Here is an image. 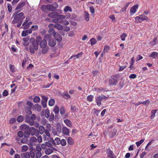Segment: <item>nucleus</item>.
<instances>
[{
  "mask_svg": "<svg viewBox=\"0 0 158 158\" xmlns=\"http://www.w3.org/2000/svg\"><path fill=\"white\" fill-rule=\"evenodd\" d=\"M18 12H17V14L15 15L14 13V18L12 21V23L15 24L17 23V26L18 27L22 28L21 26L23 20L25 18V16H24V14L23 12H21L19 14H17Z\"/></svg>",
  "mask_w": 158,
  "mask_h": 158,
  "instance_id": "obj_1",
  "label": "nucleus"
},
{
  "mask_svg": "<svg viewBox=\"0 0 158 158\" xmlns=\"http://www.w3.org/2000/svg\"><path fill=\"white\" fill-rule=\"evenodd\" d=\"M42 40V37L39 36H37L35 41H34L32 44V45H30L29 47L30 52L32 54L35 53V50H37L38 49L39 42Z\"/></svg>",
  "mask_w": 158,
  "mask_h": 158,
  "instance_id": "obj_2",
  "label": "nucleus"
},
{
  "mask_svg": "<svg viewBox=\"0 0 158 158\" xmlns=\"http://www.w3.org/2000/svg\"><path fill=\"white\" fill-rule=\"evenodd\" d=\"M27 127H28V129L30 131V134L31 135H35V136H37L39 135V130L33 127H30L26 125H23L21 126L20 128L21 130H23L24 128Z\"/></svg>",
  "mask_w": 158,
  "mask_h": 158,
  "instance_id": "obj_3",
  "label": "nucleus"
},
{
  "mask_svg": "<svg viewBox=\"0 0 158 158\" xmlns=\"http://www.w3.org/2000/svg\"><path fill=\"white\" fill-rule=\"evenodd\" d=\"M58 4L56 3L55 4V7L50 4H47L46 5H43L41 6V9L43 11L46 12L47 10L49 11H53L58 8Z\"/></svg>",
  "mask_w": 158,
  "mask_h": 158,
  "instance_id": "obj_4",
  "label": "nucleus"
},
{
  "mask_svg": "<svg viewBox=\"0 0 158 158\" xmlns=\"http://www.w3.org/2000/svg\"><path fill=\"white\" fill-rule=\"evenodd\" d=\"M119 81V76L118 75L112 76L109 80V84L110 85H116Z\"/></svg>",
  "mask_w": 158,
  "mask_h": 158,
  "instance_id": "obj_5",
  "label": "nucleus"
},
{
  "mask_svg": "<svg viewBox=\"0 0 158 158\" xmlns=\"http://www.w3.org/2000/svg\"><path fill=\"white\" fill-rule=\"evenodd\" d=\"M48 16L52 18L56 19L58 18L59 19H64L65 18V16L63 15H59L58 12H52L49 13L48 15Z\"/></svg>",
  "mask_w": 158,
  "mask_h": 158,
  "instance_id": "obj_6",
  "label": "nucleus"
},
{
  "mask_svg": "<svg viewBox=\"0 0 158 158\" xmlns=\"http://www.w3.org/2000/svg\"><path fill=\"white\" fill-rule=\"evenodd\" d=\"M21 156L22 158H34L35 154L33 151H31L29 152H27L22 154Z\"/></svg>",
  "mask_w": 158,
  "mask_h": 158,
  "instance_id": "obj_7",
  "label": "nucleus"
},
{
  "mask_svg": "<svg viewBox=\"0 0 158 158\" xmlns=\"http://www.w3.org/2000/svg\"><path fill=\"white\" fill-rule=\"evenodd\" d=\"M135 19L137 22L141 23L143 20H145L147 21L148 19L147 17L143 15H141L135 18Z\"/></svg>",
  "mask_w": 158,
  "mask_h": 158,
  "instance_id": "obj_8",
  "label": "nucleus"
},
{
  "mask_svg": "<svg viewBox=\"0 0 158 158\" xmlns=\"http://www.w3.org/2000/svg\"><path fill=\"white\" fill-rule=\"evenodd\" d=\"M106 98L107 97L105 96H99L96 99V102L97 103V104L98 106H100L101 105V102L102 100L103 99H106Z\"/></svg>",
  "mask_w": 158,
  "mask_h": 158,
  "instance_id": "obj_9",
  "label": "nucleus"
},
{
  "mask_svg": "<svg viewBox=\"0 0 158 158\" xmlns=\"http://www.w3.org/2000/svg\"><path fill=\"white\" fill-rule=\"evenodd\" d=\"M29 141L30 145L31 146L36 145L37 143V138L35 136H32L30 138Z\"/></svg>",
  "mask_w": 158,
  "mask_h": 158,
  "instance_id": "obj_10",
  "label": "nucleus"
},
{
  "mask_svg": "<svg viewBox=\"0 0 158 158\" xmlns=\"http://www.w3.org/2000/svg\"><path fill=\"white\" fill-rule=\"evenodd\" d=\"M106 152L108 157L110 158H116L115 155L110 148L107 149L106 150Z\"/></svg>",
  "mask_w": 158,
  "mask_h": 158,
  "instance_id": "obj_11",
  "label": "nucleus"
},
{
  "mask_svg": "<svg viewBox=\"0 0 158 158\" xmlns=\"http://www.w3.org/2000/svg\"><path fill=\"white\" fill-rule=\"evenodd\" d=\"M25 121V122L28 123L29 125L31 126H32L34 124V121H31V117L27 115L26 116Z\"/></svg>",
  "mask_w": 158,
  "mask_h": 158,
  "instance_id": "obj_12",
  "label": "nucleus"
},
{
  "mask_svg": "<svg viewBox=\"0 0 158 158\" xmlns=\"http://www.w3.org/2000/svg\"><path fill=\"white\" fill-rule=\"evenodd\" d=\"M47 42L45 39H42L39 42L40 46L42 48H45L47 46Z\"/></svg>",
  "mask_w": 158,
  "mask_h": 158,
  "instance_id": "obj_13",
  "label": "nucleus"
},
{
  "mask_svg": "<svg viewBox=\"0 0 158 158\" xmlns=\"http://www.w3.org/2000/svg\"><path fill=\"white\" fill-rule=\"evenodd\" d=\"M138 7V5H136L133 6L131 9L130 10V15H134Z\"/></svg>",
  "mask_w": 158,
  "mask_h": 158,
  "instance_id": "obj_14",
  "label": "nucleus"
},
{
  "mask_svg": "<svg viewBox=\"0 0 158 158\" xmlns=\"http://www.w3.org/2000/svg\"><path fill=\"white\" fill-rule=\"evenodd\" d=\"M32 109L34 110L40 112L41 110V106L38 104H36L33 106Z\"/></svg>",
  "mask_w": 158,
  "mask_h": 158,
  "instance_id": "obj_15",
  "label": "nucleus"
},
{
  "mask_svg": "<svg viewBox=\"0 0 158 158\" xmlns=\"http://www.w3.org/2000/svg\"><path fill=\"white\" fill-rule=\"evenodd\" d=\"M53 36L55 39L58 42H61L62 40V36L58 32H56Z\"/></svg>",
  "mask_w": 158,
  "mask_h": 158,
  "instance_id": "obj_16",
  "label": "nucleus"
},
{
  "mask_svg": "<svg viewBox=\"0 0 158 158\" xmlns=\"http://www.w3.org/2000/svg\"><path fill=\"white\" fill-rule=\"evenodd\" d=\"M62 131L64 135L67 136L69 135V130L67 127H63L62 128Z\"/></svg>",
  "mask_w": 158,
  "mask_h": 158,
  "instance_id": "obj_17",
  "label": "nucleus"
},
{
  "mask_svg": "<svg viewBox=\"0 0 158 158\" xmlns=\"http://www.w3.org/2000/svg\"><path fill=\"white\" fill-rule=\"evenodd\" d=\"M25 4V2H19L15 10L17 11V12H19L21 10H18H18L24 6Z\"/></svg>",
  "mask_w": 158,
  "mask_h": 158,
  "instance_id": "obj_18",
  "label": "nucleus"
},
{
  "mask_svg": "<svg viewBox=\"0 0 158 158\" xmlns=\"http://www.w3.org/2000/svg\"><path fill=\"white\" fill-rule=\"evenodd\" d=\"M56 44V41L53 39H50L48 41V45L51 47H53Z\"/></svg>",
  "mask_w": 158,
  "mask_h": 158,
  "instance_id": "obj_19",
  "label": "nucleus"
},
{
  "mask_svg": "<svg viewBox=\"0 0 158 158\" xmlns=\"http://www.w3.org/2000/svg\"><path fill=\"white\" fill-rule=\"evenodd\" d=\"M28 138L26 137H24L21 139L20 142H19V144H20V143L23 144L28 143L29 142V140L27 139Z\"/></svg>",
  "mask_w": 158,
  "mask_h": 158,
  "instance_id": "obj_20",
  "label": "nucleus"
},
{
  "mask_svg": "<svg viewBox=\"0 0 158 158\" xmlns=\"http://www.w3.org/2000/svg\"><path fill=\"white\" fill-rule=\"evenodd\" d=\"M32 23L31 21H30L27 23H26L24 25H22V28L23 29L25 30L28 28L30 25H31Z\"/></svg>",
  "mask_w": 158,
  "mask_h": 158,
  "instance_id": "obj_21",
  "label": "nucleus"
},
{
  "mask_svg": "<svg viewBox=\"0 0 158 158\" xmlns=\"http://www.w3.org/2000/svg\"><path fill=\"white\" fill-rule=\"evenodd\" d=\"M60 139L58 137H56L54 140V142L53 143V145L54 146L59 145L60 144Z\"/></svg>",
  "mask_w": 158,
  "mask_h": 158,
  "instance_id": "obj_22",
  "label": "nucleus"
},
{
  "mask_svg": "<svg viewBox=\"0 0 158 158\" xmlns=\"http://www.w3.org/2000/svg\"><path fill=\"white\" fill-rule=\"evenodd\" d=\"M67 141L68 144L69 145H73L74 143V141L73 139L71 137H69L67 139Z\"/></svg>",
  "mask_w": 158,
  "mask_h": 158,
  "instance_id": "obj_23",
  "label": "nucleus"
},
{
  "mask_svg": "<svg viewBox=\"0 0 158 158\" xmlns=\"http://www.w3.org/2000/svg\"><path fill=\"white\" fill-rule=\"evenodd\" d=\"M134 62L135 61L134 60V57H132L131 59V61L130 63V65L129 66V68H130V70H131L134 69V67L133 66Z\"/></svg>",
  "mask_w": 158,
  "mask_h": 158,
  "instance_id": "obj_24",
  "label": "nucleus"
},
{
  "mask_svg": "<svg viewBox=\"0 0 158 158\" xmlns=\"http://www.w3.org/2000/svg\"><path fill=\"white\" fill-rule=\"evenodd\" d=\"M64 122L68 127H70L72 126V123L69 119H65L64 120Z\"/></svg>",
  "mask_w": 158,
  "mask_h": 158,
  "instance_id": "obj_25",
  "label": "nucleus"
},
{
  "mask_svg": "<svg viewBox=\"0 0 158 158\" xmlns=\"http://www.w3.org/2000/svg\"><path fill=\"white\" fill-rule=\"evenodd\" d=\"M24 119V117L23 115H19L17 118V121L19 123L22 122Z\"/></svg>",
  "mask_w": 158,
  "mask_h": 158,
  "instance_id": "obj_26",
  "label": "nucleus"
},
{
  "mask_svg": "<svg viewBox=\"0 0 158 158\" xmlns=\"http://www.w3.org/2000/svg\"><path fill=\"white\" fill-rule=\"evenodd\" d=\"M83 53L82 52H81L78 53L75 55H72L71 56L69 59V60L71 59L74 57H76V59L80 57H81Z\"/></svg>",
  "mask_w": 158,
  "mask_h": 158,
  "instance_id": "obj_27",
  "label": "nucleus"
},
{
  "mask_svg": "<svg viewBox=\"0 0 158 158\" xmlns=\"http://www.w3.org/2000/svg\"><path fill=\"white\" fill-rule=\"evenodd\" d=\"M53 152V150L52 149L48 148L46 149L45 152L46 154L49 155Z\"/></svg>",
  "mask_w": 158,
  "mask_h": 158,
  "instance_id": "obj_28",
  "label": "nucleus"
},
{
  "mask_svg": "<svg viewBox=\"0 0 158 158\" xmlns=\"http://www.w3.org/2000/svg\"><path fill=\"white\" fill-rule=\"evenodd\" d=\"M158 53L156 52H153L150 54L149 56L152 57L153 58L155 59L156 57H157Z\"/></svg>",
  "mask_w": 158,
  "mask_h": 158,
  "instance_id": "obj_29",
  "label": "nucleus"
},
{
  "mask_svg": "<svg viewBox=\"0 0 158 158\" xmlns=\"http://www.w3.org/2000/svg\"><path fill=\"white\" fill-rule=\"evenodd\" d=\"M28 130H25L24 132V136L26 137L29 138L31 133L30 131L27 129Z\"/></svg>",
  "mask_w": 158,
  "mask_h": 158,
  "instance_id": "obj_30",
  "label": "nucleus"
},
{
  "mask_svg": "<svg viewBox=\"0 0 158 158\" xmlns=\"http://www.w3.org/2000/svg\"><path fill=\"white\" fill-rule=\"evenodd\" d=\"M68 11H69L70 12H72V10L71 8L69 6H67L65 7L64 10V11L65 12H66Z\"/></svg>",
  "mask_w": 158,
  "mask_h": 158,
  "instance_id": "obj_31",
  "label": "nucleus"
},
{
  "mask_svg": "<svg viewBox=\"0 0 158 158\" xmlns=\"http://www.w3.org/2000/svg\"><path fill=\"white\" fill-rule=\"evenodd\" d=\"M55 28L60 30H61L63 29V27L62 25L58 23H56L55 24Z\"/></svg>",
  "mask_w": 158,
  "mask_h": 158,
  "instance_id": "obj_32",
  "label": "nucleus"
},
{
  "mask_svg": "<svg viewBox=\"0 0 158 158\" xmlns=\"http://www.w3.org/2000/svg\"><path fill=\"white\" fill-rule=\"evenodd\" d=\"M30 109H31L30 108H29L27 106H26L25 108V111L26 112V113L29 115H31L32 114V112L30 110Z\"/></svg>",
  "mask_w": 158,
  "mask_h": 158,
  "instance_id": "obj_33",
  "label": "nucleus"
},
{
  "mask_svg": "<svg viewBox=\"0 0 158 158\" xmlns=\"http://www.w3.org/2000/svg\"><path fill=\"white\" fill-rule=\"evenodd\" d=\"M44 127L42 126H41L39 127V133L41 134H43L45 131Z\"/></svg>",
  "mask_w": 158,
  "mask_h": 158,
  "instance_id": "obj_34",
  "label": "nucleus"
},
{
  "mask_svg": "<svg viewBox=\"0 0 158 158\" xmlns=\"http://www.w3.org/2000/svg\"><path fill=\"white\" fill-rule=\"evenodd\" d=\"M55 102V100L54 99H51L48 101V105L49 106H52L54 105Z\"/></svg>",
  "mask_w": 158,
  "mask_h": 158,
  "instance_id": "obj_35",
  "label": "nucleus"
},
{
  "mask_svg": "<svg viewBox=\"0 0 158 158\" xmlns=\"http://www.w3.org/2000/svg\"><path fill=\"white\" fill-rule=\"evenodd\" d=\"M28 149V147L26 145H23L22 147L21 152H26Z\"/></svg>",
  "mask_w": 158,
  "mask_h": 158,
  "instance_id": "obj_36",
  "label": "nucleus"
},
{
  "mask_svg": "<svg viewBox=\"0 0 158 158\" xmlns=\"http://www.w3.org/2000/svg\"><path fill=\"white\" fill-rule=\"evenodd\" d=\"M116 130L114 128L112 133L110 134V137L111 138L113 137L116 135Z\"/></svg>",
  "mask_w": 158,
  "mask_h": 158,
  "instance_id": "obj_37",
  "label": "nucleus"
},
{
  "mask_svg": "<svg viewBox=\"0 0 158 158\" xmlns=\"http://www.w3.org/2000/svg\"><path fill=\"white\" fill-rule=\"evenodd\" d=\"M85 19L86 21H88L89 20V13L86 11L85 12Z\"/></svg>",
  "mask_w": 158,
  "mask_h": 158,
  "instance_id": "obj_38",
  "label": "nucleus"
},
{
  "mask_svg": "<svg viewBox=\"0 0 158 158\" xmlns=\"http://www.w3.org/2000/svg\"><path fill=\"white\" fill-rule=\"evenodd\" d=\"M61 19H59L58 18H56L54 19H53L52 20V22L53 23H62V22L61 21H60V20Z\"/></svg>",
  "mask_w": 158,
  "mask_h": 158,
  "instance_id": "obj_39",
  "label": "nucleus"
},
{
  "mask_svg": "<svg viewBox=\"0 0 158 158\" xmlns=\"http://www.w3.org/2000/svg\"><path fill=\"white\" fill-rule=\"evenodd\" d=\"M53 111L55 114H57L59 112V107L57 105H56L54 108Z\"/></svg>",
  "mask_w": 158,
  "mask_h": 158,
  "instance_id": "obj_40",
  "label": "nucleus"
},
{
  "mask_svg": "<svg viewBox=\"0 0 158 158\" xmlns=\"http://www.w3.org/2000/svg\"><path fill=\"white\" fill-rule=\"evenodd\" d=\"M90 41V44L91 45H93L97 43L96 40L94 38H92L91 39Z\"/></svg>",
  "mask_w": 158,
  "mask_h": 158,
  "instance_id": "obj_41",
  "label": "nucleus"
},
{
  "mask_svg": "<svg viewBox=\"0 0 158 158\" xmlns=\"http://www.w3.org/2000/svg\"><path fill=\"white\" fill-rule=\"evenodd\" d=\"M60 111L61 114H63L65 113V110L64 106H62L60 107Z\"/></svg>",
  "mask_w": 158,
  "mask_h": 158,
  "instance_id": "obj_42",
  "label": "nucleus"
},
{
  "mask_svg": "<svg viewBox=\"0 0 158 158\" xmlns=\"http://www.w3.org/2000/svg\"><path fill=\"white\" fill-rule=\"evenodd\" d=\"M44 132H45V133L46 134V135L44 136L45 139L46 138H47L48 137H49L50 136V134L48 130L47 129H46L45 130Z\"/></svg>",
  "mask_w": 158,
  "mask_h": 158,
  "instance_id": "obj_43",
  "label": "nucleus"
},
{
  "mask_svg": "<svg viewBox=\"0 0 158 158\" xmlns=\"http://www.w3.org/2000/svg\"><path fill=\"white\" fill-rule=\"evenodd\" d=\"M33 101L35 102H39L40 101V98L39 96H36L33 99Z\"/></svg>",
  "mask_w": 158,
  "mask_h": 158,
  "instance_id": "obj_44",
  "label": "nucleus"
},
{
  "mask_svg": "<svg viewBox=\"0 0 158 158\" xmlns=\"http://www.w3.org/2000/svg\"><path fill=\"white\" fill-rule=\"evenodd\" d=\"M60 21H61L62 22V24L65 25H67L69 24V22L66 20H63V19H61Z\"/></svg>",
  "mask_w": 158,
  "mask_h": 158,
  "instance_id": "obj_45",
  "label": "nucleus"
},
{
  "mask_svg": "<svg viewBox=\"0 0 158 158\" xmlns=\"http://www.w3.org/2000/svg\"><path fill=\"white\" fill-rule=\"evenodd\" d=\"M37 137V142H38L39 143H40L42 142V137L41 135H38L37 136H36Z\"/></svg>",
  "mask_w": 158,
  "mask_h": 158,
  "instance_id": "obj_46",
  "label": "nucleus"
},
{
  "mask_svg": "<svg viewBox=\"0 0 158 158\" xmlns=\"http://www.w3.org/2000/svg\"><path fill=\"white\" fill-rule=\"evenodd\" d=\"M157 110H153L151 111V118H153L155 115V114L157 111Z\"/></svg>",
  "mask_w": 158,
  "mask_h": 158,
  "instance_id": "obj_47",
  "label": "nucleus"
},
{
  "mask_svg": "<svg viewBox=\"0 0 158 158\" xmlns=\"http://www.w3.org/2000/svg\"><path fill=\"white\" fill-rule=\"evenodd\" d=\"M60 144L62 146H64L66 144V141L65 139H62L61 140H60Z\"/></svg>",
  "mask_w": 158,
  "mask_h": 158,
  "instance_id": "obj_48",
  "label": "nucleus"
},
{
  "mask_svg": "<svg viewBox=\"0 0 158 158\" xmlns=\"http://www.w3.org/2000/svg\"><path fill=\"white\" fill-rule=\"evenodd\" d=\"M27 105L29 107V108L32 109L33 104L30 101H28L27 102Z\"/></svg>",
  "mask_w": 158,
  "mask_h": 158,
  "instance_id": "obj_49",
  "label": "nucleus"
},
{
  "mask_svg": "<svg viewBox=\"0 0 158 158\" xmlns=\"http://www.w3.org/2000/svg\"><path fill=\"white\" fill-rule=\"evenodd\" d=\"M48 32L50 33V35L53 34V36L56 33V32H55V30L53 29H50L48 30Z\"/></svg>",
  "mask_w": 158,
  "mask_h": 158,
  "instance_id": "obj_50",
  "label": "nucleus"
},
{
  "mask_svg": "<svg viewBox=\"0 0 158 158\" xmlns=\"http://www.w3.org/2000/svg\"><path fill=\"white\" fill-rule=\"evenodd\" d=\"M94 97L92 95H89L87 96V101L89 102H91L93 101Z\"/></svg>",
  "mask_w": 158,
  "mask_h": 158,
  "instance_id": "obj_51",
  "label": "nucleus"
},
{
  "mask_svg": "<svg viewBox=\"0 0 158 158\" xmlns=\"http://www.w3.org/2000/svg\"><path fill=\"white\" fill-rule=\"evenodd\" d=\"M110 49L108 45H105L104 46V48L103 50V52H107Z\"/></svg>",
  "mask_w": 158,
  "mask_h": 158,
  "instance_id": "obj_52",
  "label": "nucleus"
},
{
  "mask_svg": "<svg viewBox=\"0 0 158 158\" xmlns=\"http://www.w3.org/2000/svg\"><path fill=\"white\" fill-rule=\"evenodd\" d=\"M18 136L20 138L23 137L24 136L23 132L22 131H19L17 133Z\"/></svg>",
  "mask_w": 158,
  "mask_h": 158,
  "instance_id": "obj_53",
  "label": "nucleus"
},
{
  "mask_svg": "<svg viewBox=\"0 0 158 158\" xmlns=\"http://www.w3.org/2000/svg\"><path fill=\"white\" fill-rule=\"evenodd\" d=\"M127 35L125 33H123L120 36L121 40L122 41L125 40V38L127 37Z\"/></svg>",
  "mask_w": 158,
  "mask_h": 158,
  "instance_id": "obj_54",
  "label": "nucleus"
},
{
  "mask_svg": "<svg viewBox=\"0 0 158 158\" xmlns=\"http://www.w3.org/2000/svg\"><path fill=\"white\" fill-rule=\"evenodd\" d=\"M16 122V119L15 118H11L9 121V123L12 124Z\"/></svg>",
  "mask_w": 158,
  "mask_h": 158,
  "instance_id": "obj_55",
  "label": "nucleus"
},
{
  "mask_svg": "<svg viewBox=\"0 0 158 158\" xmlns=\"http://www.w3.org/2000/svg\"><path fill=\"white\" fill-rule=\"evenodd\" d=\"M51 36L49 34H46L44 36V39L50 40L51 39Z\"/></svg>",
  "mask_w": 158,
  "mask_h": 158,
  "instance_id": "obj_56",
  "label": "nucleus"
},
{
  "mask_svg": "<svg viewBox=\"0 0 158 158\" xmlns=\"http://www.w3.org/2000/svg\"><path fill=\"white\" fill-rule=\"evenodd\" d=\"M144 141V140L143 139H141L140 141L137 142L136 143V144L137 146L138 147Z\"/></svg>",
  "mask_w": 158,
  "mask_h": 158,
  "instance_id": "obj_57",
  "label": "nucleus"
},
{
  "mask_svg": "<svg viewBox=\"0 0 158 158\" xmlns=\"http://www.w3.org/2000/svg\"><path fill=\"white\" fill-rule=\"evenodd\" d=\"M10 68V70L13 72H14L15 71V67L14 66L12 65L11 64H10L9 65Z\"/></svg>",
  "mask_w": 158,
  "mask_h": 158,
  "instance_id": "obj_58",
  "label": "nucleus"
},
{
  "mask_svg": "<svg viewBox=\"0 0 158 158\" xmlns=\"http://www.w3.org/2000/svg\"><path fill=\"white\" fill-rule=\"evenodd\" d=\"M50 116V112L49 110L48 109H47V110H46V112H45V116L46 118H48Z\"/></svg>",
  "mask_w": 158,
  "mask_h": 158,
  "instance_id": "obj_59",
  "label": "nucleus"
},
{
  "mask_svg": "<svg viewBox=\"0 0 158 158\" xmlns=\"http://www.w3.org/2000/svg\"><path fill=\"white\" fill-rule=\"evenodd\" d=\"M30 18L29 16L27 17L26 19H25V21L23 23L22 25H24L26 23L28 22V21L30 20Z\"/></svg>",
  "mask_w": 158,
  "mask_h": 158,
  "instance_id": "obj_60",
  "label": "nucleus"
},
{
  "mask_svg": "<svg viewBox=\"0 0 158 158\" xmlns=\"http://www.w3.org/2000/svg\"><path fill=\"white\" fill-rule=\"evenodd\" d=\"M42 156L41 152H37L36 154V158H40Z\"/></svg>",
  "mask_w": 158,
  "mask_h": 158,
  "instance_id": "obj_61",
  "label": "nucleus"
},
{
  "mask_svg": "<svg viewBox=\"0 0 158 158\" xmlns=\"http://www.w3.org/2000/svg\"><path fill=\"white\" fill-rule=\"evenodd\" d=\"M48 51V49L47 48H43L42 50V52L43 54H46L47 53Z\"/></svg>",
  "mask_w": 158,
  "mask_h": 158,
  "instance_id": "obj_62",
  "label": "nucleus"
},
{
  "mask_svg": "<svg viewBox=\"0 0 158 158\" xmlns=\"http://www.w3.org/2000/svg\"><path fill=\"white\" fill-rule=\"evenodd\" d=\"M137 77V76L136 74H131L129 76V78L131 79H134L135 78Z\"/></svg>",
  "mask_w": 158,
  "mask_h": 158,
  "instance_id": "obj_63",
  "label": "nucleus"
},
{
  "mask_svg": "<svg viewBox=\"0 0 158 158\" xmlns=\"http://www.w3.org/2000/svg\"><path fill=\"white\" fill-rule=\"evenodd\" d=\"M8 94V92L7 90H4L2 93L3 96L4 97L7 96Z\"/></svg>",
  "mask_w": 158,
  "mask_h": 158,
  "instance_id": "obj_64",
  "label": "nucleus"
}]
</instances>
